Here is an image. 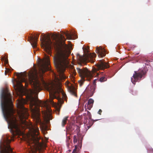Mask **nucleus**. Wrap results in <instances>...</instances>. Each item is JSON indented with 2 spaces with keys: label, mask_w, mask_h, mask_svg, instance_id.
<instances>
[{
  "label": "nucleus",
  "mask_w": 153,
  "mask_h": 153,
  "mask_svg": "<svg viewBox=\"0 0 153 153\" xmlns=\"http://www.w3.org/2000/svg\"><path fill=\"white\" fill-rule=\"evenodd\" d=\"M64 44H65V47H66L67 46V45L65 43H64Z\"/></svg>",
  "instance_id": "obj_35"
},
{
  "label": "nucleus",
  "mask_w": 153,
  "mask_h": 153,
  "mask_svg": "<svg viewBox=\"0 0 153 153\" xmlns=\"http://www.w3.org/2000/svg\"><path fill=\"white\" fill-rule=\"evenodd\" d=\"M75 131L77 134L79 133L80 131L79 127L78 126L76 125L75 126Z\"/></svg>",
  "instance_id": "obj_22"
},
{
  "label": "nucleus",
  "mask_w": 153,
  "mask_h": 153,
  "mask_svg": "<svg viewBox=\"0 0 153 153\" xmlns=\"http://www.w3.org/2000/svg\"><path fill=\"white\" fill-rule=\"evenodd\" d=\"M99 75V74L98 73H97V76H98Z\"/></svg>",
  "instance_id": "obj_34"
},
{
  "label": "nucleus",
  "mask_w": 153,
  "mask_h": 153,
  "mask_svg": "<svg viewBox=\"0 0 153 153\" xmlns=\"http://www.w3.org/2000/svg\"><path fill=\"white\" fill-rule=\"evenodd\" d=\"M64 39H65V37L62 35H60V37L57 35H55L54 43H53L50 39L45 42L44 44L45 50L48 54H50L51 53V45H53L55 48L57 49L61 47L62 45V41Z\"/></svg>",
  "instance_id": "obj_5"
},
{
  "label": "nucleus",
  "mask_w": 153,
  "mask_h": 153,
  "mask_svg": "<svg viewBox=\"0 0 153 153\" xmlns=\"http://www.w3.org/2000/svg\"><path fill=\"white\" fill-rule=\"evenodd\" d=\"M50 64L49 56H47L46 60L42 61L39 65V72L40 74L39 77L38 76L37 72L35 74L31 73L28 76L29 82L32 86L34 91H32L30 94L28 96V100L30 102L29 106L31 108L32 117L36 120L37 123L41 122L39 110L38 107V106L45 107L46 111L43 113L45 117L48 122L52 119L51 118V115L48 113L50 112L51 110L50 108L48 106L46 102H42L39 100L38 98L35 96H33L32 94H38L40 91L42 90L43 87L47 88L49 92L50 103L51 104L54 103L53 101V99H57L58 100V105L59 107L57 108V110L59 111H60L61 105L64 103V101L60 97H56L55 94L61 92L64 98L65 99L67 97L66 94L63 92L62 89L60 87H57L53 85H51L49 86L43 79L42 75L46 71L50 70Z\"/></svg>",
  "instance_id": "obj_1"
},
{
  "label": "nucleus",
  "mask_w": 153,
  "mask_h": 153,
  "mask_svg": "<svg viewBox=\"0 0 153 153\" xmlns=\"http://www.w3.org/2000/svg\"><path fill=\"white\" fill-rule=\"evenodd\" d=\"M145 62H146V63H145V65H146L148 67H147L146 66V69L145 70V72H146L147 71H148V68H149V62H150L148 60H146L145 61ZM145 70V68H144V70ZM145 74V72L144 71V75Z\"/></svg>",
  "instance_id": "obj_18"
},
{
  "label": "nucleus",
  "mask_w": 153,
  "mask_h": 153,
  "mask_svg": "<svg viewBox=\"0 0 153 153\" xmlns=\"http://www.w3.org/2000/svg\"><path fill=\"white\" fill-rule=\"evenodd\" d=\"M97 80V79H95L93 81V84L95 85L96 84V81Z\"/></svg>",
  "instance_id": "obj_29"
},
{
  "label": "nucleus",
  "mask_w": 153,
  "mask_h": 153,
  "mask_svg": "<svg viewBox=\"0 0 153 153\" xmlns=\"http://www.w3.org/2000/svg\"><path fill=\"white\" fill-rule=\"evenodd\" d=\"M7 72H6V71L5 70V75H6L7 74Z\"/></svg>",
  "instance_id": "obj_33"
},
{
  "label": "nucleus",
  "mask_w": 153,
  "mask_h": 153,
  "mask_svg": "<svg viewBox=\"0 0 153 153\" xmlns=\"http://www.w3.org/2000/svg\"><path fill=\"white\" fill-rule=\"evenodd\" d=\"M91 92L92 93V95L95 91V87L94 86H91L90 88Z\"/></svg>",
  "instance_id": "obj_21"
},
{
  "label": "nucleus",
  "mask_w": 153,
  "mask_h": 153,
  "mask_svg": "<svg viewBox=\"0 0 153 153\" xmlns=\"http://www.w3.org/2000/svg\"><path fill=\"white\" fill-rule=\"evenodd\" d=\"M75 125L74 124L70 125L66 127V129L68 131H72L75 130Z\"/></svg>",
  "instance_id": "obj_16"
},
{
  "label": "nucleus",
  "mask_w": 153,
  "mask_h": 153,
  "mask_svg": "<svg viewBox=\"0 0 153 153\" xmlns=\"http://www.w3.org/2000/svg\"><path fill=\"white\" fill-rule=\"evenodd\" d=\"M73 139H74V143H76L77 141V140L76 137V135H74L73 137Z\"/></svg>",
  "instance_id": "obj_26"
},
{
  "label": "nucleus",
  "mask_w": 153,
  "mask_h": 153,
  "mask_svg": "<svg viewBox=\"0 0 153 153\" xmlns=\"http://www.w3.org/2000/svg\"><path fill=\"white\" fill-rule=\"evenodd\" d=\"M64 34L67 37V39H72V36L73 35L71 33H69L68 31L65 32H64Z\"/></svg>",
  "instance_id": "obj_17"
},
{
  "label": "nucleus",
  "mask_w": 153,
  "mask_h": 153,
  "mask_svg": "<svg viewBox=\"0 0 153 153\" xmlns=\"http://www.w3.org/2000/svg\"><path fill=\"white\" fill-rule=\"evenodd\" d=\"M96 56V54L95 53H91L88 52L85 56H82L79 53L76 54V57L79 61L81 63L84 62L86 60H90L91 62H94V58Z\"/></svg>",
  "instance_id": "obj_8"
},
{
  "label": "nucleus",
  "mask_w": 153,
  "mask_h": 153,
  "mask_svg": "<svg viewBox=\"0 0 153 153\" xmlns=\"http://www.w3.org/2000/svg\"><path fill=\"white\" fill-rule=\"evenodd\" d=\"M76 70L81 77V79L78 81L80 86H81L84 83L85 78H86V80L90 81L93 77V75L86 68L80 69L77 68Z\"/></svg>",
  "instance_id": "obj_6"
},
{
  "label": "nucleus",
  "mask_w": 153,
  "mask_h": 153,
  "mask_svg": "<svg viewBox=\"0 0 153 153\" xmlns=\"http://www.w3.org/2000/svg\"><path fill=\"white\" fill-rule=\"evenodd\" d=\"M94 100L90 98L88 100V103L86 104L85 107L86 109L90 110L93 106Z\"/></svg>",
  "instance_id": "obj_13"
},
{
  "label": "nucleus",
  "mask_w": 153,
  "mask_h": 153,
  "mask_svg": "<svg viewBox=\"0 0 153 153\" xmlns=\"http://www.w3.org/2000/svg\"><path fill=\"white\" fill-rule=\"evenodd\" d=\"M97 69H95V71L97 70H104L105 69L108 68L109 67L108 64L106 62L102 60H100L99 61L98 63L96 64Z\"/></svg>",
  "instance_id": "obj_10"
},
{
  "label": "nucleus",
  "mask_w": 153,
  "mask_h": 153,
  "mask_svg": "<svg viewBox=\"0 0 153 153\" xmlns=\"http://www.w3.org/2000/svg\"><path fill=\"white\" fill-rule=\"evenodd\" d=\"M4 62L6 64H7L8 63V60L6 58L5 60H4Z\"/></svg>",
  "instance_id": "obj_30"
},
{
  "label": "nucleus",
  "mask_w": 153,
  "mask_h": 153,
  "mask_svg": "<svg viewBox=\"0 0 153 153\" xmlns=\"http://www.w3.org/2000/svg\"><path fill=\"white\" fill-rule=\"evenodd\" d=\"M68 57L63 52H57L53 58L55 66L61 79H65L66 76L64 74L65 68L67 66L68 62Z\"/></svg>",
  "instance_id": "obj_3"
},
{
  "label": "nucleus",
  "mask_w": 153,
  "mask_h": 153,
  "mask_svg": "<svg viewBox=\"0 0 153 153\" xmlns=\"http://www.w3.org/2000/svg\"><path fill=\"white\" fill-rule=\"evenodd\" d=\"M107 80V78L105 76H103L101 77L99 79V80H98V81H100L101 82H103Z\"/></svg>",
  "instance_id": "obj_20"
},
{
  "label": "nucleus",
  "mask_w": 153,
  "mask_h": 153,
  "mask_svg": "<svg viewBox=\"0 0 153 153\" xmlns=\"http://www.w3.org/2000/svg\"><path fill=\"white\" fill-rule=\"evenodd\" d=\"M1 107L2 113L5 120L10 127V131L13 136L19 134L21 130V124L26 125V119L28 116V110L24 106L25 102L23 99L18 102L17 108L19 109L18 113L19 122L14 115L12 96L7 90L3 89L0 94Z\"/></svg>",
  "instance_id": "obj_2"
},
{
  "label": "nucleus",
  "mask_w": 153,
  "mask_h": 153,
  "mask_svg": "<svg viewBox=\"0 0 153 153\" xmlns=\"http://www.w3.org/2000/svg\"><path fill=\"white\" fill-rule=\"evenodd\" d=\"M71 71L72 72V75L74 76L76 75V72L75 70L72 68L71 69Z\"/></svg>",
  "instance_id": "obj_24"
},
{
  "label": "nucleus",
  "mask_w": 153,
  "mask_h": 153,
  "mask_svg": "<svg viewBox=\"0 0 153 153\" xmlns=\"http://www.w3.org/2000/svg\"><path fill=\"white\" fill-rule=\"evenodd\" d=\"M68 90L71 94L76 97L77 95L76 92V89L74 87H69Z\"/></svg>",
  "instance_id": "obj_15"
},
{
  "label": "nucleus",
  "mask_w": 153,
  "mask_h": 153,
  "mask_svg": "<svg viewBox=\"0 0 153 153\" xmlns=\"http://www.w3.org/2000/svg\"><path fill=\"white\" fill-rule=\"evenodd\" d=\"M44 38H43V40H44Z\"/></svg>",
  "instance_id": "obj_36"
},
{
  "label": "nucleus",
  "mask_w": 153,
  "mask_h": 153,
  "mask_svg": "<svg viewBox=\"0 0 153 153\" xmlns=\"http://www.w3.org/2000/svg\"><path fill=\"white\" fill-rule=\"evenodd\" d=\"M21 74V76L22 77V81L25 82V78H24V76H23L24 75H23V74Z\"/></svg>",
  "instance_id": "obj_27"
},
{
  "label": "nucleus",
  "mask_w": 153,
  "mask_h": 153,
  "mask_svg": "<svg viewBox=\"0 0 153 153\" xmlns=\"http://www.w3.org/2000/svg\"><path fill=\"white\" fill-rule=\"evenodd\" d=\"M96 52L97 53L99 56L101 57L105 56L106 55L105 51L104 48L101 46L96 47Z\"/></svg>",
  "instance_id": "obj_11"
},
{
  "label": "nucleus",
  "mask_w": 153,
  "mask_h": 153,
  "mask_svg": "<svg viewBox=\"0 0 153 153\" xmlns=\"http://www.w3.org/2000/svg\"><path fill=\"white\" fill-rule=\"evenodd\" d=\"M6 58H5V57H3L1 58V60L2 61H4L5 60Z\"/></svg>",
  "instance_id": "obj_32"
},
{
  "label": "nucleus",
  "mask_w": 153,
  "mask_h": 153,
  "mask_svg": "<svg viewBox=\"0 0 153 153\" xmlns=\"http://www.w3.org/2000/svg\"><path fill=\"white\" fill-rule=\"evenodd\" d=\"M31 131L30 134L31 137L28 138L27 144L31 151L32 153H34L41 147V144L39 142L40 138L38 136L39 134V129L36 126L32 127Z\"/></svg>",
  "instance_id": "obj_4"
},
{
  "label": "nucleus",
  "mask_w": 153,
  "mask_h": 153,
  "mask_svg": "<svg viewBox=\"0 0 153 153\" xmlns=\"http://www.w3.org/2000/svg\"><path fill=\"white\" fill-rule=\"evenodd\" d=\"M6 69V71L7 73H9L11 72L10 69L8 68H5Z\"/></svg>",
  "instance_id": "obj_28"
},
{
  "label": "nucleus",
  "mask_w": 153,
  "mask_h": 153,
  "mask_svg": "<svg viewBox=\"0 0 153 153\" xmlns=\"http://www.w3.org/2000/svg\"><path fill=\"white\" fill-rule=\"evenodd\" d=\"M147 151L149 153H153V149L151 148L147 149Z\"/></svg>",
  "instance_id": "obj_23"
},
{
  "label": "nucleus",
  "mask_w": 153,
  "mask_h": 153,
  "mask_svg": "<svg viewBox=\"0 0 153 153\" xmlns=\"http://www.w3.org/2000/svg\"><path fill=\"white\" fill-rule=\"evenodd\" d=\"M84 116H85V120L84 123H85L86 124L87 122V120L88 118V120L90 121L91 118V113L88 111H87V113H85L84 114Z\"/></svg>",
  "instance_id": "obj_14"
},
{
  "label": "nucleus",
  "mask_w": 153,
  "mask_h": 153,
  "mask_svg": "<svg viewBox=\"0 0 153 153\" xmlns=\"http://www.w3.org/2000/svg\"><path fill=\"white\" fill-rule=\"evenodd\" d=\"M143 75V69L140 70L138 72L134 71V73L131 77V81L135 85L136 82L140 80Z\"/></svg>",
  "instance_id": "obj_9"
},
{
  "label": "nucleus",
  "mask_w": 153,
  "mask_h": 153,
  "mask_svg": "<svg viewBox=\"0 0 153 153\" xmlns=\"http://www.w3.org/2000/svg\"><path fill=\"white\" fill-rule=\"evenodd\" d=\"M39 34H37V36H34L31 38V44L33 48H36L37 47V39Z\"/></svg>",
  "instance_id": "obj_12"
},
{
  "label": "nucleus",
  "mask_w": 153,
  "mask_h": 153,
  "mask_svg": "<svg viewBox=\"0 0 153 153\" xmlns=\"http://www.w3.org/2000/svg\"><path fill=\"white\" fill-rule=\"evenodd\" d=\"M102 112V110L101 109H99V111H98V113L100 115H101Z\"/></svg>",
  "instance_id": "obj_31"
},
{
  "label": "nucleus",
  "mask_w": 153,
  "mask_h": 153,
  "mask_svg": "<svg viewBox=\"0 0 153 153\" xmlns=\"http://www.w3.org/2000/svg\"><path fill=\"white\" fill-rule=\"evenodd\" d=\"M68 117H66L65 118H64L63 120L62 123V125L63 127H64L65 126V125L67 121L68 120Z\"/></svg>",
  "instance_id": "obj_19"
},
{
  "label": "nucleus",
  "mask_w": 153,
  "mask_h": 153,
  "mask_svg": "<svg viewBox=\"0 0 153 153\" xmlns=\"http://www.w3.org/2000/svg\"><path fill=\"white\" fill-rule=\"evenodd\" d=\"M10 136L7 135L4 139V143L1 145V142L0 143V153H13L12 149L10 147L9 144L11 140H13L11 137V140L9 138Z\"/></svg>",
  "instance_id": "obj_7"
},
{
  "label": "nucleus",
  "mask_w": 153,
  "mask_h": 153,
  "mask_svg": "<svg viewBox=\"0 0 153 153\" xmlns=\"http://www.w3.org/2000/svg\"><path fill=\"white\" fill-rule=\"evenodd\" d=\"M77 149V147L76 146H75V148L73 150L72 153H78Z\"/></svg>",
  "instance_id": "obj_25"
}]
</instances>
